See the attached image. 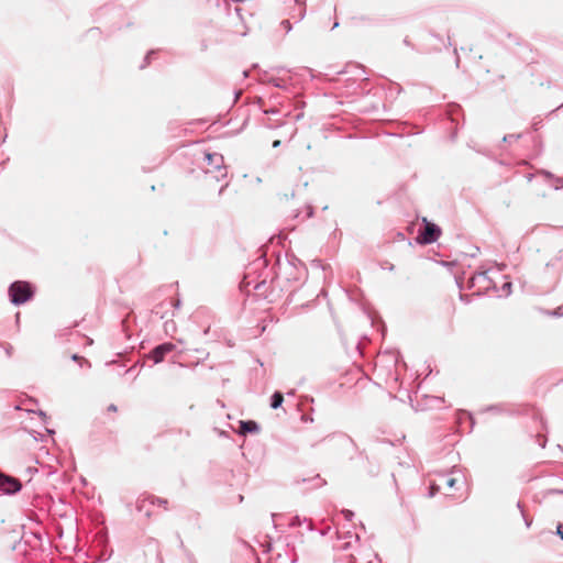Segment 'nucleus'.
Instances as JSON below:
<instances>
[{
	"label": "nucleus",
	"mask_w": 563,
	"mask_h": 563,
	"mask_svg": "<svg viewBox=\"0 0 563 563\" xmlns=\"http://www.w3.org/2000/svg\"><path fill=\"white\" fill-rule=\"evenodd\" d=\"M306 276V267L296 256L278 254L275 265L267 268V260L258 256L249 267L243 284L253 289L269 302H275L286 295V302L290 303L295 292L301 286Z\"/></svg>",
	"instance_id": "f257e3e1"
},
{
	"label": "nucleus",
	"mask_w": 563,
	"mask_h": 563,
	"mask_svg": "<svg viewBox=\"0 0 563 563\" xmlns=\"http://www.w3.org/2000/svg\"><path fill=\"white\" fill-rule=\"evenodd\" d=\"M34 295V285L26 280H15L8 287L9 300L15 307L26 303Z\"/></svg>",
	"instance_id": "f03ea898"
},
{
	"label": "nucleus",
	"mask_w": 563,
	"mask_h": 563,
	"mask_svg": "<svg viewBox=\"0 0 563 563\" xmlns=\"http://www.w3.org/2000/svg\"><path fill=\"white\" fill-rule=\"evenodd\" d=\"M205 162L209 166L207 174H214L217 181H221L228 176V167L224 165V157L220 153H205Z\"/></svg>",
	"instance_id": "7ed1b4c3"
},
{
	"label": "nucleus",
	"mask_w": 563,
	"mask_h": 563,
	"mask_svg": "<svg viewBox=\"0 0 563 563\" xmlns=\"http://www.w3.org/2000/svg\"><path fill=\"white\" fill-rule=\"evenodd\" d=\"M322 441H329L332 442L334 446L340 448L344 452L355 451L358 452L360 456H364L368 462L369 459L365 454V451H358V448L354 440L344 432H336L329 434L322 439Z\"/></svg>",
	"instance_id": "20e7f679"
},
{
	"label": "nucleus",
	"mask_w": 563,
	"mask_h": 563,
	"mask_svg": "<svg viewBox=\"0 0 563 563\" xmlns=\"http://www.w3.org/2000/svg\"><path fill=\"white\" fill-rule=\"evenodd\" d=\"M22 483L19 478L0 471V496H13L22 490Z\"/></svg>",
	"instance_id": "39448f33"
},
{
	"label": "nucleus",
	"mask_w": 563,
	"mask_h": 563,
	"mask_svg": "<svg viewBox=\"0 0 563 563\" xmlns=\"http://www.w3.org/2000/svg\"><path fill=\"white\" fill-rule=\"evenodd\" d=\"M440 235H441V228L435 223H431V222H428L427 220H424V227L422 230L419 231L417 241L420 244H424V245L432 244L435 241H438Z\"/></svg>",
	"instance_id": "423d86ee"
},
{
	"label": "nucleus",
	"mask_w": 563,
	"mask_h": 563,
	"mask_svg": "<svg viewBox=\"0 0 563 563\" xmlns=\"http://www.w3.org/2000/svg\"><path fill=\"white\" fill-rule=\"evenodd\" d=\"M358 551L357 553H351L347 555V563H373L377 561L380 563V560L376 553H374L369 548L361 547L357 544Z\"/></svg>",
	"instance_id": "0eeeda50"
},
{
	"label": "nucleus",
	"mask_w": 563,
	"mask_h": 563,
	"mask_svg": "<svg viewBox=\"0 0 563 563\" xmlns=\"http://www.w3.org/2000/svg\"><path fill=\"white\" fill-rule=\"evenodd\" d=\"M338 541L334 544L336 550L346 551L353 548V543H360V536L351 530L338 531Z\"/></svg>",
	"instance_id": "6e6552de"
},
{
	"label": "nucleus",
	"mask_w": 563,
	"mask_h": 563,
	"mask_svg": "<svg viewBox=\"0 0 563 563\" xmlns=\"http://www.w3.org/2000/svg\"><path fill=\"white\" fill-rule=\"evenodd\" d=\"M175 349V344L172 342H164L156 345L148 353V358H151L154 364H158L164 361L165 356L170 353Z\"/></svg>",
	"instance_id": "1a4fd4ad"
},
{
	"label": "nucleus",
	"mask_w": 563,
	"mask_h": 563,
	"mask_svg": "<svg viewBox=\"0 0 563 563\" xmlns=\"http://www.w3.org/2000/svg\"><path fill=\"white\" fill-rule=\"evenodd\" d=\"M239 428V433L242 435L257 433L260 431V424L254 420H241Z\"/></svg>",
	"instance_id": "9d476101"
},
{
	"label": "nucleus",
	"mask_w": 563,
	"mask_h": 563,
	"mask_svg": "<svg viewBox=\"0 0 563 563\" xmlns=\"http://www.w3.org/2000/svg\"><path fill=\"white\" fill-rule=\"evenodd\" d=\"M153 505L150 504V496H144V497H140L137 500H136V510L139 512H143L146 517H151L152 515V511H151V507Z\"/></svg>",
	"instance_id": "9b49d317"
},
{
	"label": "nucleus",
	"mask_w": 563,
	"mask_h": 563,
	"mask_svg": "<svg viewBox=\"0 0 563 563\" xmlns=\"http://www.w3.org/2000/svg\"><path fill=\"white\" fill-rule=\"evenodd\" d=\"M303 522L307 523V530L313 531L314 528L312 521L307 518L301 519L299 516L291 517L288 526L295 528L301 526Z\"/></svg>",
	"instance_id": "f8f14e48"
},
{
	"label": "nucleus",
	"mask_w": 563,
	"mask_h": 563,
	"mask_svg": "<svg viewBox=\"0 0 563 563\" xmlns=\"http://www.w3.org/2000/svg\"><path fill=\"white\" fill-rule=\"evenodd\" d=\"M283 402H284V395L280 393V391H275L272 396H271V402H269V406L272 409H278L283 406Z\"/></svg>",
	"instance_id": "ddd939ff"
},
{
	"label": "nucleus",
	"mask_w": 563,
	"mask_h": 563,
	"mask_svg": "<svg viewBox=\"0 0 563 563\" xmlns=\"http://www.w3.org/2000/svg\"><path fill=\"white\" fill-rule=\"evenodd\" d=\"M267 82L269 85H273L276 88H280V89H286L287 88L286 80H284L282 78H278V77H271V78H268Z\"/></svg>",
	"instance_id": "4468645a"
},
{
	"label": "nucleus",
	"mask_w": 563,
	"mask_h": 563,
	"mask_svg": "<svg viewBox=\"0 0 563 563\" xmlns=\"http://www.w3.org/2000/svg\"><path fill=\"white\" fill-rule=\"evenodd\" d=\"M313 216V207L311 205H307L305 207V216L301 217V211L297 210L295 213V218H301L302 220L309 219Z\"/></svg>",
	"instance_id": "2eb2a0df"
},
{
	"label": "nucleus",
	"mask_w": 563,
	"mask_h": 563,
	"mask_svg": "<svg viewBox=\"0 0 563 563\" xmlns=\"http://www.w3.org/2000/svg\"><path fill=\"white\" fill-rule=\"evenodd\" d=\"M70 358H71V361L76 362L80 367L87 366L89 368L91 366L90 362L87 358H85L76 353L73 354L70 356Z\"/></svg>",
	"instance_id": "dca6fc26"
},
{
	"label": "nucleus",
	"mask_w": 563,
	"mask_h": 563,
	"mask_svg": "<svg viewBox=\"0 0 563 563\" xmlns=\"http://www.w3.org/2000/svg\"><path fill=\"white\" fill-rule=\"evenodd\" d=\"M148 496H150V504H152L153 506L154 505L162 506L165 509H167V505H168V500L167 499L161 498V497H156V496H153V495H148Z\"/></svg>",
	"instance_id": "f3484780"
},
{
	"label": "nucleus",
	"mask_w": 563,
	"mask_h": 563,
	"mask_svg": "<svg viewBox=\"0 0 563 563\" xmlns=\"http://www.w3.org/2000/svg\"><path fill=\"white\" fill-rule=\"evenodd\" d=\"M155 54H156L155 49L148 51L143 59V63L140 65V68L144 69L145 67H147L151 64L152 56H154Z\"/></svg>",
	"instance_id": "a211bd4d"
},
{
	"label": "nucleus",
	"mask_w": 563,
	"mask_h": 563,
	"mask_svg": "<svg viewBox=\"0 0 563 563\" xmlns=\"http://www.w3.org/2000/svg\"><path fill=\"white\" fill-rule=\"evenodd\" d=\"M520 137H521V134H506L503 137V142L511 143V142L519 140Z\"/></svg>",
	"instance_id": "6ab92c4d"
},
{
	"label": "nucleus",
	"mask_w": 563,
	"mask_h": 563,
	"mask_svg": "<svg viewBox=\"0 0 563 563\" xmlns=\"http://www.w3.org/2000/svg\"><path fill=\"white\" fill-rule=\"evenodd\" d=\"M440 490V485L431 483L429 486L428 497H433Z\"/></svg>",
	"instance_id": "aec40b11"
},
{
	"label": "nucleus",
	"mask_w": 563,
	"mask_h": 563,
	"mask_svg": "<svg viewBox=\"0 0 563 563\" xmlns=\"http://www.w3.org/2000/svg\"><path fill=\"white\" fill-rule=\"evenodd\" d=\"M511 287H512V284L510 282L504 283V285L501 287L504 296L507 297V296H509L511 294Z\"/></svg>",
	"instance_id": "412c9836"
},
{
	"label": "nucleus",
	"mask_w": 563,
	"mask_h": 563,
	"mask_svg": "<svg viewBox=\"0 0 563 563\" xmlns=\"http://www.w3.org/2000/svg\"><path fill=\"white\" fill-rule=\"evenodd\" d=\"M341 514L344 516V519L346 521H352L354 517V512L350 509H342Z\"/></svg>",
	"instance_id": "4be33fe9"
},
{
	"label": "nucleus",
	"mask_w": 563,
	"mask_h": 563,
	"mask_svg": "<svg viewBox=\"0 0 563 563\" xmlns=\"http://www.w3.org/2000/svg\"><path fill=\"white\" fill-rule=\"evenodd\" d=\"M517 507H518V508L520 509V511H521V515H522V517H523V520H525V523H526L527 528H529V527L531 526V522H532V521L526 517L525 511H523V508H522V505H521V503H520V501H518V503H517Z\"/></svg>",
	"instance_id": "5701e85b"
},
{
	"label": "nucleus",
	"mask_w": 563,
	"mask_h": 563,
	"mask_svg": "<svg viewBox=\"0 0 563 563\" xmlns=\"http://www.w3.org/2000/svg\"><path fill=\"white\" fill-rule=\"evenodd\" d=\"M280 26L286 31V33L290 32L292 29V25L289 20H283L280 22Z\"/></svg>",
	"instance_id": "b1692460"
},
{
	"label": "nucleus",
	"mask_w": 563,
	"mask_h": 563,
	"mask_svg": "<svg viewBox=\"0 0 563 563\" xmlns=\"http://www.w3.org/2000/svg\"><path fill=\"white\" fill-rule=\"evenodd\" d=\"M443 479H444L445 485H446L449 488L454 487V486H455V484H456V479H455V478H453V477H443Z\"/></svg>",
	"instance_id": "393cba45"
},
{
	"label": "nucleus",
	"mask_w": 563,
	"mask_h": 563,
	"mask_svg": "<svg viewBox=\"0 0 563 563\" xmlns=\"http://www.w3.org/2000/svg\"><path fill=\"white\" fill-rule=\"evenodd\" d=\"M485 410L486 411H494V412H501V408H500L499 405L488 406Z\"/></svg>",
	"instance_id": "a878e982"
},
{
	"label": "nucleus",
	"mask_w": 563,
	"mask_h": 563,
	"mask_svg": "<svg viewBox=\"0 0 563 563\" xmlns=\"http://www.w3.org/2000/svg\"><path fill=\"white\" fill-rule=\"evenodd\" d=\"M163 307V303L155 307L152 311L153 314L159 317V319H163L164 318V314L161 313L159 309Z\"/></svg>",
	"instance_id": "bb28decb"
},
{
	"label": "nucleus",
	"mask_w": 563,
	"mask_h": 563,
	"mask_svg": "<svg viewBox=\"0 0 563 563\" xmlns=\"http://www.w3.org/2000/svg\"><path fill=\"white\" fill-rule=\"evenodd\" d=\"M376 444H377V445H383V446H388V448L393 446V443H391L389 440H386V439H383V440H380V441H377V443H376Z\"/></svg>",
	"instance_id": "cd10ccee"
},
{
	"label": "nucleus",
	"mask_w": 563,
	"mask_h": 563,
	"mask_svg": "<svg viewBox=\"0 0 563 563\" xmlns=\"http://www.w3.org/2000/svg\"><path fill=\"white\" fill-rule=\"evenodd\" d=\"M555 533L558 537H560L561 540H563V525H558Z\"/></svg>",
	"instance_id": "c85d7f7f"
},
{
	"label": "nucleus",
	"mask_w": 563,
	"mask_h": 563,
	"mask_svg": "<svg viewBox=\"0 0 563 563\" xmlns=\"http://www.w3.org/2000/svg\"><path fill=\"white\" fill-rule=\"evenodd\" d=\"M382 268L387 269V271H389V272H393V271H395V265H394V264H391V263L386 262V263L382 266Z\"/></svg>",
	"instance_id": "c756f323"
},
{
	"label": "nucleus",
	"mask_w": 563,
	"mask_h": 563,
	"mask_svg": "<svg viewBox=\"0 0 563 563\" xmlns=\"http://www.w3.org/2000/svg\"><path fill=\"white\" fill-rule=\"evenodd\" d=\"M299 10H300V12H299V15H298L297 21L302 20V19H303V16H305V14H306V10H305V8H302V5H301V4H300V7H299Z\"/></svg>",
	"instance_id": "7c9ffc66"
},
{
	"label": "nucleus",
	"mask_w": 563,
	"mask_h": 563,
	"mask_svg": "<svg viewBox=\"0 0 563 563\" xmlns=\"http://www.w3.org/2000/svg\"><path fill=\"white\" fill-rule=\"evenodd\" d=\"M264 113L265 114H277V113H279V110L277 108H272L268 110H264Z\"/></svg>",
	"instance_id": "2f4dec72"
},
{
	"label": "nucleus",
	"mask_w": 563,
	"mask_h": 563,
	"mask_svg": "<svg viewBox=\"0 0 563 563\" xmlns=\"http://www.w3.org/2000/svg\"><path fill=\"white\" fill-rule=\"evenodd\" d=\"M460 299H461L462 301L466 302V303H468V302H470V299H468L467 295L460 294Z\"/></svg>",
	"instance_id": "473e14b6"
},
{
	"label": "nucleus",
	"mask_w": 563,
	"mask_h": 563,
	"mask_svg": "<svg viewBox=\"0 0 563 563\" xmlns=\"http://www.w3.org/2000/svg\"><path fill=\"white\" fill-rule=\"evenodd\" d=\"M553 316H556V317H561V316H563V310H562V308H561V307H560V308H558V309L553 312Z\"/></svg>",
	"instance_id": "72a5a7b5"
},
{
	"label": "nucleus",
	"mask_w": 563,
	"mask_h": 563,
	"mask_svg": "<svg viewBox=\"0 0 563 563\" xmlns=\"http://www.w3.org/2000/svg\"><path fill=\"white\" fill-rule=\"evenodd\" d=\"M118 410V407L114 404H111L108 406V411L115 412Z\"/></svg>",
	"instance_id": "f704fd0d"
},
{
	"label": "nucleus",
	"mask_w": 563,
	"mask_h": 563,
	"mask_svg": "<svg viewBox=\"0 0 563 563\" xmlns=\"http://www.w3.org/2000/svg\"><path fill=\"white\" fill-rule=\"evenodd\" d=\"M377 472H378V468H377V467L375 468V467L371 466V467H369V470H368V473H369L371 475H373V476H374V475H376V474H377Z\"/></svg>",
	"instance_id": "c9c22d12"
},
{
	"label": "nucleus",
	"mask_w": 563,
	"mask_h": 563,
	"mask_svg": "<svg viewBox=\"0 0 563 563\" xmlns=\"http://www.w3.org/2000/svg\"><path fill=\"white\" fill-rule=\"evenodd\" d=\"M229 186V183H225L224 185L221 186V188L219 189V196H221L223 192H224V189Z\"/></svg>",
	"instance_id": "e433bc0d"
},
{
	"label": "nucleus",
	"mask_w": 563,
	"mask_h": 563,
	"mask_svg": "<svg viewBox=\"0 0 563 563\" xmlns=\"http://www.w3.org/2000/svg\"><path fill=\"white\" fill-rule=\"evenodd\" d=\"M355 68L361 73L360 75H364L365 74L364 67L356 65Z\"/></svg>",
	"instance_id": "4c0bfd02"
},
{
	"label": "nucleus",
	"mask_w": 563,
	"mask_h": 563,
	"mask_svg": "<svg viewBox=\"0 0 563 563\" xmlns=\"http://www.w3.org/2000/svg\"><path fill=\"white\" fill-rule=\"evenodd\" d=\"M241 93H242L241 90L234 91V101H236L240 98Z\"/></svg>",
	"instance_id": "58836bf2"
},
{
	"label": "nucleus",
	"mask_w": 563,
	"mask_h": 563,
	"mask_svg": "<svg viewBox=\"0 0 563 563\" xmlns=\"http://www.w3.org/2000/svg\"><path fill=\"white\" fill-rule=\"evenodd\" d=\"M272 146H273L274 148L279 147V146H280V141H279V140H275V141L273 142Z\"/></svg>",
	"instance_id": "ea45409f"
},
{
	"label": "nucleus",
	"mask_w": 563,
	"mask_h": 563,
	"mask_svg": "<svg viewBox=\"0 0 563 563\" xmlns=\"http://www.w3.org/2000/svg\"><path fill=\"white\" fill-rule=\"evenodd\" d=\"M179 303H180L179 300L177 302H174V300H169L168 301V306H176V307H178Z\"/></svg>",
	"instance_id": "a19ab883"
},
{
	"label": "nucleus",
	"mask_w": 563,
	"mask_h": 563,
	"mask_svg": "<svg viewBox=\"0 0 563 563\" xmlns=\"http://www.w3.org/2000/svg\"><path fill=\"white\" fill-rule=\"evenodd\" d=\"M317 479L320 481V483H318L317 486H322L325 484V482L321 479L319 475L317 476Z\"/></svg>",
	"instance_id": "79ce46f5"
},
{
	"label": "nucleus",
	"mask_w": 563,
	"mask_h": 563,
	"mask_svg": "<svg viewBox=\"0 0 563 563\" xmlns=\"http://www.w3.org/2000/svg\"><path fill=\"white\" fill-rule=\"evenodd\" d=\"M454 53H455V55H456V65H459V63H460V57H459V55H457V51H456V48H454Z\"/></svg>",
	"instance_id": "37998d69"
},
{
	"label": "nucleus",
	"mask_w": 563,
	"mask_h": 563,
	"mask_svg": "<svg viewBox=\"0 0 563 563\" xmlns=\"http://www.w3.org/2000/svg\"><path fill=\"white\" fill-rule=\"evenodd\" d=\"M404 44H405V45H407V46H410V45H411V44H410V42H409V40H408L407 37L404 40Z\"/></svg>",
	"instance_id": "c03bdc74"
},
{
	"label": "nucleus",
	"mask_w": 563,
	"mask_h": 563,
	"mask_svg": "<svg viewBox=\"0 0 563 563\" xmlns=\"http://www.w3.org/2000/svg\"><path fill=\"white\" fill-rule=\"evenodd\" d=\"M209 332H210V327H207V328L203 330V334H205V335H207Z\"/></svg>",
	"instance_id": "a18cd8bd"
},
{
	"label": "nucleus",
	"mask_w": 563,
	"mask_h": 563,
	"mask_svg": "<svg viewBox=\"0 0 563 563\" xmlns=\"http://www.w3.org/2000/svg\"><path fill=\"white\" fill-rule=\"evenodd\" d=\"M456 284H457V287H459L460 289H462V288H463V284H462V282L456 280Z\"/></svg>",
	"instance_id": "49530a36"
},
{
	"label": "nucleus",
	"mask_w": 563,
	"mask_h": 563,
	"mask_svg": "<svg viewBox=\"0 0 563 563\" xmlns=\"http://www.w3.org/2000/svg\"><path fill=\"white\" fill-rule=\"evenodd\" d=\"M38 415H40L41 417H43L44 419L46 418V413H45L44 411H42V410L38 412Z\"/></svg>",
	"instance_id": "de8ad7c7"
},
{
	"label": "nucleus",
	"mask_w": 563,
	"mask_h": 563,
	"mask_svg": "<svg viewBox=\"0 0 563 563\" xmlns=\"http://www.w3.org/2000/svg\"><path fill=\"white\" fill-rule=\"evenodd\" d=\"M188 558H189V560H190V562H191V563H196V562H195V559H194V556H192V554H189V555H188Z\"/></svg>",
	"instance_id": "09e8293b"
},
{
	"label": "nucleus",
	"mask_w": 563,
	"mask_h": 563,
	"mask_svg": "<svg viewBox=\"0 0 563 563\" xmlns=\"http://www.w3.org/2000/svg\"><path fill=\"white\" fill-rule=\"evenodd\" d=\"M178 539H179V545H180V548H184V542H183V540H181V538H180L179 536H178Z\"/></svg>",
	"instance_id": "8fccbe9b"
},
{
	"label": "nucleus",
	"mask_w": 563,
	"mask_h": 563,
	"mask_svg": "<svg viewBox=\"0 0 563 563\" xmlns=\"http://www.w3.org/2000/svg\"><path fill=\"white\" fill-rule=\"evenodd\" d=\"M243 76H244V77H247V76H249V70H244V71H243Z\"/></svg>",
	"instance_id": "3c124183"
},
{
	"label": "nucleus",
	"mask_w": 563,
	"mask_h": 563,
	"mask_svg": "<svg viewBox=\"0 0 563 563\" xmlns=\"http://www.w3.org/2000/svg\"><path fill=\"white\" fill-rule=\"evenodd\" d=\"M47 432L51 433V434L55 433V431L51 430V429H47Z\"/></svg>",
	"instance_id": "603ef678"
},
{
	"label": "nucleus",
	"mask_w": 563,
	"mask_h": 563,
	"mask_svg": "<svg viewBox=\"0 0 563 563\" xmlns=\"http://www.w3.org/2000/svg\"><path fill=\"white\" fill-rule=\"evenodd\" d=\"M296 3H299V0H295Z\"/></svg>",
	"instance_id": "864d4df0"
}]
</instances>
